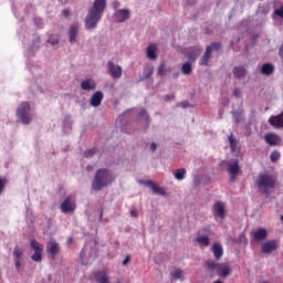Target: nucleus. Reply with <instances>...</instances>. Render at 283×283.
Returning a JSON list of instances; mask_svg holds the SVG:
<instances>
[{
	"label": "nucleus",
	"instance_id": "423d86ee",
	"mask_svg": "<svg viewBox=\"0 0 283 283\" xmlns=\"http://www.w3.org/2000/svg\"><path fill=\"white\" fill-rule=\"evenodd\" d=\"M60 209L62 213H74L76 211V199L72 196L66 197L61 203Z\"/></svg>",
	"mask_w": 283,
	"mask_h": 283
},
{
	"label": "nucleus",
	"instance_id": "4c0bfd02",
	"mask_svg": "<svg viewBox=\"0 0 283 283\" xmlns=\"http://www.w3.org/2000/svg\"><path fill=\"white\" fill-rule=\"evenodd\" d=\"M274 15L280 17V19H283V4L280 9L274 10Z\"/></svg>",
	"mask_w": 283,
	"mask_h": 283
},
{
	"label": "nucleus",
	"instance_id": "6ab92c4d",
	"mask_svg": "<svg viewBox=\"0 0 283 283\" xmlns=\"http://www.w3.org/2000/svg\"><path fill=\"white\" fill-rule=\"evenodd\" d=\"M211 251H212L216 260H221L222 256L224 255V249H222V245L220 243H214L212 245Z\"/></svg>",
	"mask_w": 283,
	"mask_h": 283
},
{
	"label": "nucleus",
	"instance_id": "a211bd4d",
	"mask_svg": "<svg viewBox=\"0 0 283 283\" xmlns=\"http://www.w3.org/2000/svg\"><path fill=\"white\" fill-rule=\"evenodd\" d=\"M95 280L98 283H111L109 282V274L107 273V271L102 270V271H97L95 273Z\"/></svg>",
	"mask_w": 283,
	"mask_h": 283
},
{
	"label": "nucleus",
	"instance_id": "c03bdc74",
	"mask_svg": "<svg viewBox=\"0 0 283 283\" xmlns=\"http://www.w3.org/2000/svg\"><path fill=\"white\" fill-rule=\"evenodd\" d=\"M15 269H21V259H14Z\"/></svg>",
	"mask_w": 283,
	"mask_h": 283
},
{
	"label": "nucleus",
	"instance_id": "f257e3e1",
	"mask_svg": "<svg viewBox=\"0 0 283 283\" xmlns=\"http://www.w3.org/2000/svg\"><path fill=\"white\" fill-rule=\"evenodd\" d=\"M105 8H107L106 0H95L93 3V8L88 10V13L85 18V28L86 30H94L96 25H98V21H101L103 17V12H105Z\"/></svg>",
	"mask_w": 283,
	"mask_h": 283
},
{
	"label": "nucleus",
	"instance_id": "13d9d810",
	"mask_svg": "<svg viewBox=\"0 0 283 283\" xmlns=\"http://www.w3.org/2000/svg\"><path fill=\"white\" fill-rule=\"evenodd\" d=\"M59 1H63V0H59Z\"/></svg>",
	"mask_w": 283,
	"mask_h": 283
},
{
	"label": "nucleus",
	"instance_id": "37998d69",
	"mask_svg": "<svg viewBox=\"0 0 283 283\" xmlns=\"http://www.w3.org/2000/svg\"><path fill=\"white\" fill-rule=\"evenodd\" d=\"M130 216H132L133 218H138V210L132 209V210H130Z\"/></svg>",
	"mask_w": 283,
	"mask_h": 283
},
{
	"label": "nucleus",
	"instance_id": "8fccbe9b",
	"mask_svg": "<svg viewBox=\"0 0 283 283\" xmlns=\"http://www.w3.org/2000/svg\"><path fill=\"white\" fill-rule=\"evenodd\" d=\"M178 107H187V104L180 103V104L178 105Z\"/></svg>",
	"mask_w": 283,
	"mask_h": 283
},
{
	"label": "nucleus",
	"instance_id": "6e6d98bb",
	"mask_svg": "<svg viewBox=\"0 0 283 283\" xmlns=\"http://www.w3.org/2000/svg\"><path fill=\"white\" fill-rule=\"evenodd\" d=\"M101 218H103V212H101Z\"/></svg>",
	"mask_w": 283,
	"mask_h": 283
},
{
	"label": "nucleus",
	"instance_id": "7c9ffc66",
	"mask_svg": "<svg viewBox=\"0 0 283 283\" xmlns=\"http://www.w3.org/2000/svg\"><path fill=\"white\" fill-rule=\"evenodd\" d=\"M182 270L176 269L174 272L170 273L172 280H182Z\"/></svg>",
	"mask_w": 283,
	"mask_h": 283
},
{
	"label": "nucleus",
	"instance_id": "f704fd0d",
	"mask_svg": "<svg viewBox=\"0 0 283 283\" xmlns=\"http://www.w3.org/2000/svg\"><path fill=\"white\" fill-rule=\"evenodd\" d=\"M209 48H211V52H213V50H216V52L220 51V48H222V44L219 42L212 43L211 45H209Z\"/></svg>",
	"mask_w": 283,
	"mask_h": 283
},
{
	"label": "nucleus",
	"instance_id": "9b49d317",
	"mask_svg": "<svg viewBox=\"0 0 283 283\" xmlns=\"http://www.w3.org/2000/svg\"><path fill=\"white\" fill-rule=\"evenodd\" d=\"M240 164L238 161H234L233 164H230L228 166V174H230V180L233 182L235 178H238V175L240 174Z\"/></svg>",
	"mask_w": 283,
	"mask_h": 283
},
{
	"label": "nucleus",
	"instance_id": "5fc2aeb1",
	"mask_svg": "<svg viewBox=\"0 0 283 283\" xmlns=\"http://www.w3.org/2000/svg\"><path fill=\"white\" fill-rule=\"evenodd\" d=\"M248 136H251V132L248 133Z\"/></svg>",
	"mask_w": 283,
	"mask_h": 283
},
{
	"label": "nucleus",
	"instance_id": "393cba45",
	"mask_svg": "<svg viewBox=\"0 0 283 283\" xmlns=\"http://www.w3.org/2000/svg\"><path fill=\"white\" fill-rule=\"evenodd\" d=\"M70 41L71 43H74L76 41V36H78V24H74L70 28Z\"/></svg>",
	"mask_w": 283,
	"mask_h": 283
},
{
	"label": "nucleus",
	"instance_id": "c85d7f7f",
	"mask_svg": "<svg viewBox=\"0 0 283 283\" xmlns=\"http://www.w3.org/2000/svg\"><path fill=\"white\" fill-rule=\"evenodd\" d=\"M199 56H200V50H196L191 53H188L187 54V59L189 60L188 63H195V61H197Z\"/></svg>",
	"mask_w": 283,
	"mask_h": 283
},
{
	"label": "nucleus",
	"instance_id": "2eb2a0df",
	"mask_svg": "<svg viewBox=\"0 0 283 283\" xmlns=\"http://www.w3.org/2000/svg\"><path fill=\"white\" fill-rule=\"evenodd\" d=\"M46 251L51 258H56V253L61 251V247H59V243L56 241H50L46 244Z\"/></svg>",
	"mask_w": 283,
	"mask_h": 283
},
{
	"label": "nucleus",
	"instance_id": "f3484780",
	"mask_svg": "<svg viewBox=\"0 0 283 283\" xmlns=\"http://www.w3.org/2000/svg\"><path fill=\"white\" fill-rule=\"evenodd\" d=\"M269 232L264 228H259L256 231L253 232V240L255 242H262L266 240Z\"/></svg>",
	"mask_w": 283,
	"mask_h": 283
},
{
	"label": "nucleus",
	"instance_id": "3c124183",
	"mask_svg": "<svg viewBox=\"0 0 283 283\" xmlns=\"http://www.w3.org/2000/svg\"><path fill=\"white\" fill-rule=\"evenodd\" d=\"M171 99H174V95L167 96V98H166V101H171Z\"/></svg>",
	"mask_w": 283,
	"mask_h": 283
},
{
	"label": "nucleus",
	"instance_id": "72a5a7b5",
	"mask_svg": "<svg viewBox=\"0 0 283 283\" xmlns=\"http://www.w3.org/2000/svg\"><path fill=\"white\" fill-rule=\"evenodd\" d=\"M234 123L238 125L242 120V113L239 112H232Z\"/></svg>",
	"mask_w": 283,
	"mask_h": 283
},
{
	"label": "nucleus",
	"instance_id": "2f4dec72",
	"mask_svg": "<svg viewBox=\"0 0 283 283\" xmlns=\"http://www.w3.org/2000/svg\"><path fill=\"white\" fill-rule=\"evenodd\" d=\"M228 140L230 143L231 150L235 151V147H238V140H235V138H233V135H230L228 137Z\"/></svg>",
	"mask_w": 283,
	"mask_h": 283
},
{
	"label": "nucleus",
	"instance_id": "c9c22d12",
	"mask_svg": "<svg viewBox=\"0 0 283 283\" xmlns=\"http://www.w3.org/2000/svg\"><path fill=\"white\" fill-rule=\"evenodd\" d=\"M94 154H96V148L88 149V150L84 151L85 158H92V156H93Z\"/></svg>",
	"mask_w": 283,
	"mask_h": 283
},
{
	"label": "nucleus",
	"instance_id": "a878e982",
	"mask_svg": "<svg viewBox=\"0 0 283 283\" xmlns=\"http://www.w3.org/2000/svg\"><path fill=\"white\" fill-rule=\"evenodd\" d=\"M181 72H182V74H186L187 76H189V74H191V72H193V66H192L191 62H185L181 66Z\"/></svg>",
	"mask_w": 283,
	"mask_h": 283
},
{
	"label": "nucleus",
	"instance_id": "58836bf2",
	"mask_svg": "<svg viewBox=\"0 0 283 283\" xmlns=\"http://www.w3.org/2000/svg\"><path fill=\"white\" fill-rule=\"evenodd\" d=\"M3 189H6V179L0 178V195L3 193Z\"/></svg>",
	"mask_w": 283,
	"mask_h": 283
},
{
	"label": "nucleus",
	"instance_id": "9d476101",
	"mask_svg": "<svg viewBox=\"0 0 283 283\" xmlns=\"http://www.w3.org/2000/svg\"><path fill=\"white\" fill-rule=\"evenodd\" d=\"M273 251H277V241L270 240L261 245V253H266L268 255L273 253Z\"/></svg>",
	"mask_w": 283,
	"mask_h": 283
},
{
	"label": "nucleus",
	"instance_id": "b1692460",
	"mask_svg": "<svg viewBox=\"0 0 283 283\" xmlns=\"http://www.w3.org/2000/svg\"><path fill=\"white\" fill-rule=\"evenodd\" d=\"M211 59V46H207L203 56L200 59L199 65H209Z\"/></svg>",
	"mask_w": 283,
	"mask_h": 283
},
{
	"label": "nucleus",
	"instance_id": "4be33fe9",
	"mask_svg": "<svg viewBox=\"0 0 283 283\" xmlns=\"http://www.w3.org/2000/svg\"><path fill=\"white\" fill-rule=\"evenodd\" d=\"M158 49L156 48V44H150L147 46V56L150 59V61H156L158 57L157 52Z\"/></svg>",
	"mask_w": 283,
	"mask_h": 283
},
{
	"label": "nucleus",
	"instance_id": "a19ab883",
	"mask_svg": "<svg viewBox=\"0 0 283 283\" xmlns=\"http://www.w3.org/2000/svg\"><path fill=\"white\" fill-rule=\"evenodd\" d=\"M130 260H132V256L130 255H126V258L123 261V265L127 266V264H129Z\"/></svg>",
	"mask_w": 283,
	"mask_h": 283
},
{
	"label": "nucleus",
	"instance_id": "603ef678",
	"mask_svg": "<svg viewBox=\"0 0 283 283\" xmlns=\"http://www.w3.org/2000/svg\"><path fill=\"white\" fill-rule=\"evenodd\" d=\"M151 74H154V70H151L148 74V76H151Z\"/></svg>",
	"mask_w": 283,
	"mask_h": 283
},
{
	"label": "nucleus",
	"instance_id": "cd10ccee",
	"mask_svg": "<svg viewBox=\"0 0 283 283\" xmlns=\"http://www.w3.org/2000/svg\"><path fill=\"white\" fill-rule=\"evenodd\" d=\"M261 72H262V74H265L269 76V75L273 74L274 67L272 64L265 63V64H263Z\"/></svg>",
	"mask_w": 283,
	"mask_h": 283
},
{
	"label": "nucleus",
	"instance_id": "39448f33",
	"mask_svg": "<svg viewBox=\"0 0 283 283\" xmlns=\"http://www.w3.org/2000/svg\"><path fill=\"white\" fill-rule=\"evenodd\" d=\"M28 112H30V104L28 102H22L17 109V116L23 125H30V123H32V117Z\"/></svg>",
	"mask_w": 283,
	"mask_h": 283
},
{
	"label": "nucleus",
	"instance_id": "c756f323",
	"mask_svg": "<svg viewBox=\"0 0 283 283\" xmlns=\"http://www.w3.org/2000/svg\"><path fill=\"white\" fill-rule=\"evenodd\" d=\"M23 249H21L19 245H15L14 247V250H13V256H14V260H21V258H23Z\"/></svg>",
	"mask_w": 283,
	"mask_h": 283
},
{
	"label": "nucleus",
	"instance_id": "ea45409f",
	"mask_svg": "<svg viewBox=\"0 0 283 283\" xmlns=\"http://www.w3.org/2000/svg\"><path fill=\"white\" fill-rule=\"evenodd\" d=\"M233 96H235V98H240V96H242V91H240V88H235L233 91Z\"/></svg>",
	"mask_w": 283,
	"mask_h": 283
},
{
	"label": "nucleus",
	"instance_id": "a18cd8bd",
	"mask_svg": "<svg viewBox=\"0 0 283 283\" xmlns=\"http://www.w3.org/2000/svg\"><path fill=\"white\" fill-rule=\"evenodd\" d=\"M62 14H63V17H65V18L70 17V9H64V10L62 11Z\"/></svg>",
	"mask_w": 283,
	"mask_h": 283
},
{
	"label": "nucleus",
	"instance_id": "412c9836",
	"mask_svg": "<svg viewBox=\"0 0 283 283\" xmlns=\"http://www.w3.org/2000/svg\"><path fill=\"white\" fill-rule=\"evenodd\" d=\"M196 242L199 244L201 249H207V247L211 244V239H209V237L207 235H198L196 238Z\"/></svg>",
	"mask_w": 283,
	"mask_h": 283
},
{
	"label": "nucleus",
	"instance_id": "473e14b6",
	"mask_svg": "<svg viewBox=\"0 0 283 283\" xmlns=\"http://www.w3.org/2000/svg\"><path fill=\"white\" fill-rule=\"evenodd\" d=\"M270 158L272 163H277L280 160V153L277 150L272 151Z\"/></svg>",
	"mask_w": 283,
	"mask_h": 283
},
{
	"label": "nucleus",
	"instance_id": "49530a36",
	"mask_svg": "<svg viewBox=\"0 0 283 283\" xmlns=\"http://www.w3.org/2000/svg\"><path fill=\"white\" fill-rule=\"evenodd\" d=\"M113 8H114L115 10H118V8H120V2L115 1V2L113 3Z\"/></svg>",
	"mask_w": 283,
	"mask_h": 283
},
{
	"label": "nucleus",
	"instance_id": "bb28decb",
	"mask_svg": "<svg viewBox=\"0 0 283 283\" xmlns=\"http://www.w3.org/2000/svg\"><path fill=\"white\" fill-rule=\"evenodd\" d=\"M176 180H185V176H187V169L179 168L174 174Z\"/></svg>",
	"mask_w": 283,
	"mask_h": 283
},
{
	"label": "nucleus",
	"instance_id": "0eeeda50",
	"mask_svg": "<svg viewBox=\"0 0 283 283\" xmlns=\"http://www.w3.org/2000/svg\"><path fill=\"white\" fill-rule=\"evenodd\" d=\"M30 245L34 250V254L31 259L33 262H41L43 260V244L39 243L35 239H32Z\"/></svg>",
	"mask_w": 283,
	"mask_h": 283
},
{
	"label": "nucleus",
	"instance_id": "4d7b16f0",
	"mask_svg": "<svg viewBox=\"0 0 283 283\" xmlns=\"http://www.w3.org/2000/svg\"><path fill=\"white\" fill-rule=\"evenodd\" d=\"M281 220H282V222H283V216L281 217Z\"/></svg>",
	"mask_w": 283,
	"mask_h": 283
},
{
	"label": "nucleus",
	"instance_id": "5701e85b",
	"mask_svg": "<svg viewBox=\"0 0 283 283\" xmlns=\"http://www.w3.org/2000/svg\"><path fill=\"white\" fill-rule=\"evenodd\" d=\"M147 187H150L155 193H159V196H165V188L158 187L154 181H146Z\"/></svg>",
	"mask_w": 283,
	"mask_h": 283
},
{
	"label": "nucleus",
	"instance_id": "f8f14e48",
	"mask_svg": "<svg viewBox=\"0 0 283 283\" xmlns=\"http://www.w3.org/2000/svg\"><path fill=\"white\" fill-rule=\"evenodd\" d=\"M114 17H115V21H117V23H124V21H127V19H129V17H130L129 9L117 10L115 12Z\"/></svg>",
	"mask_w": 283,
	"mask_h": 283
},
{
	"label": "nucleus",
	"instance_id": "20e7f679",
	"mask_svg": "<svg viewBox=\"0 0 283 283\" xmlns=\"http://www.w3.org/2000/svg\"><path fill=\"white\" fill-rule=\"evenodd\" d=\"M206 266L210 273L217 272L219 277H229L231 275V268L227 264L216 263L213 260L206 261Z\"/></svg>",
	"mask_w": 283,
	"mask_h": 283
},
{
	"label": "nucleus",
	"instance_id": "f03ea898",
	"mask_svg": "<svg viewBox=\"0 0 283 283\" xmlns=\"http://www.w3.org/2000/svg\"><path fill=\"white\" fill-rule=\"evenodd\" d=\"M114 182V176L107 169H98L95 174L92 182V189L94 191H101L104 187H107Z\"/></svg>",
	"mask_w": 283,
	"mask_h": 283
},
{
	"label": "nucleus",
	"instance_id": "7ed1b4c3",
	"mask_svg": "<svg viewBox=\"0 0 283 283\" xmlns=\"http://www.w3.org/2000/svg\"><path fill=\"white\" fill-rule=\"evenodd\" d=\"M276 184L277 180L273 175L264 174L256 178L258 189L260 193H264L265 196H271V189H275Z\"/></svg>",
	"mask_w": 283,
	"mask_h": 283
},
{
	"label": "nucleus",
	"instance_id": "4468645a",
	"mask_svg": "<svg viewBox=\"0 0 283 283\" xmlns=\"http://www.w3.org/2000/svg\"><path fill=\"white\" fill-rule=\"evenodd\" d=\"M264 140L268 145H270L271 147H275L276 145H280V136H277V134L275 133H270V134H266L264 136Z\"/></svg>",
	"mask_w": 283,
	"mask_h": 283
},
{
	"label": "nucleus",
	"instance_id": "1a4fd4ad",
	"mask_svg": "<svg viewBox=\"0 0 283 283\" xmlns=\"http://www.w3.org/2000/svg\"><path fill=\"white\" fill-rule=\"evenodd\" d=\"M108 72L112 76V78H120L123 76V67L120 65L114 64V62L109 61L107 63Z\"/></svg>",
	"mask_w": 283,
	"mask_h": 283
},
{
	"label": "nucleus",
	"instance_id": "6e6552de",
	"mask_svg": "<svg viewBox=\"0 0 283 283\" xmlns=\"http://www.w3.org/2000/svg\"><path fill=\"white\" fill-rule=\"evenodd\" d=\"M212 212L214 218H220V220H224L227 218V206H224V202L217 201L212 206Z\"/></svg>",
	"mask_w": 283,
	"mask_h": 283
},
{
	"label": "nucleus",
	"instance_id": "dca6fc26",
	"mask_svg": "<svg viewBox=\"0 0 283 283\" xmlns=\"http://www.w3.org/2000/svg\"><path fill=\"white\" fill-rule=\"evenodd\" d=\"M81 90H84V92H94L96 90V82L93 78L84 80L81 82Z\"/></svg>",
	"mask_w": 283,
	"mask_h": 283
},
{
	"label": "nucleus",
	"instance_id": "864d4df0",
	"mask_svg": "<svg viewBox=\"0 0 283 283\" xmlns=\"http://www.w3.org/2000/svg\"><path fill=\"white\" fill-rule=\"evenodd\" d=\"M87 171H92V166H88V167H87Z\"/></svg>",
	"mask_w": 283,
	"mask_h": 283
},
{
	"label": "nucleus",
	"instance_id": "ddd939ff",
	"mask_svg": "<svg viewBox=\"0 0 283 283\" xmlns=\"http://www.w3.org/2000/svg\"><path fill=\"white\" fill-rule=\"evenodd\" d=\"M103 98H104L103 92L101 91L95 92L90 99L91 107H101V103H103Z\"/></svg>",
	"mask_w": 283,
	"mask_h": 283
},
{
	"label": "nucleus",
	"instance_id": "e433bc0d",
	"mask_svg": "<svg viewBox=\"0 0 283 283\" xmlns=\"http://www.w3.org/2000/svg\"><path fill=\"white\" fill-rule=\"evenodd\" d=\"M157 74L159 76H165L166 72H165V63H161L158 67Z\"/></svg>",
	"mask_w": 283,
	"mask_h": 283
},
{
	"label": "nucleus",
	"instance_id": "de8ad7c7",
	"mask_svg": "<svg viewBox=\"0 0 283 283\" xmlns=\"http://www.w3.org/2000/svg\"><path fill=\"white\" fill-rule=\"evenodd\" d=\"M150 149H151V151H156V149H157L156 143H153L150 145Z\"/></svg>",
	"mask_w": 283,
	"mask_h": 283
},
{
	"label": "nucleus",
	"instance_id": "aec40b11",
	"mask_svg": "<svg viewBox=\"0 0 283 283\" xmlns=\"http://www.w3.org/2000/svg\"><path fill=\"white\" fill-rule=\"evenodd\" d=\"M232 74L235 78L241 81V78H244V76H247V69H244V66H234Z\"/></svg>",
	"mask_w": 283,
	"mask_h": 283
},
{
	"label": "nucleus",
	"instance_id": "79ce46f5",
	"mask_svg": "<svg viewBox=\"0 0 283 283\" xmlns=\"http://www.w3.org/2000/svg\"><path fill=\"white\" fill-rule=\"evenodd\" d=\"M49 43H51V45H57L59 39L50 38Z\"/></svg>",
	"mask_w": 283,
	"mask_h": 283
},
{
	"label": "nucleus",
	"instance_id": "09e8293b",
	"mask_svg": "<svg viewBox=\"0 0 283 283\" xmlns=\"http://www.w3.org/2000/svg\"><path fill=\"white\" fill-rule=\"evenodd\" d=\"M139 116H147V111H145L144 108L140 111Z\"/></svg>",
	"mask_w": 283,
	"mask_h": 283
}]
</instances>
